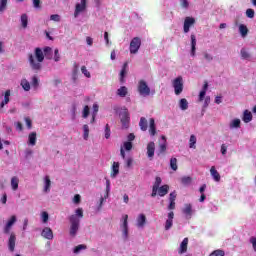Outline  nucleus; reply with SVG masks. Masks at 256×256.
<instances>
[{"instance_id": "1", "label": "nucleus", "mask_w": 256, "mask_h": 256, "mask_svg": "<svg viewBox=\"0 0 256 256\" xmlns=\"http://www.w3.org/2000/svg\"><path fill=\"white\" fill-rule=\"evenodd\" d=\"M53 55V49L51 47L44 48V53L41 48H35L33 54L28 55L29 65L32 71H41L43 65L41 64L42 61H45V57L47 59H51Z\"/></svg>"}, {"instance_id": "2", "label": "nucleus", "mask_w": 256, "mask_h": 256, "mask_svg": "<svg viewBox=\"0 0 256 256\" xmlns=\"http://www.w3.org/2000/svg\"><path fill=\"white\" fill-rule=\"evenodd\" d=\"M15 223H17V216L12 215L3 227L4 235H9L7 245L10 253L15 251V246L17 245V235L15 232H11Z\"/></svg>"}, {"instance_id": "3", "label": "nucleus", "mask_w": 256, "mask_h": 256, "mask_svg": "<svg viewBox=\"0 0 256 256\" xmlns=\"http://www.w3.org/2000/svg\"><path fill=\"white\" fill-rule=\"evenodd\" d=\"M81 219H83V208L76 209L75 214L68 217V221L70 223V237H77V233H79V228L81 227Z\"/></svg>"}, {"instance_id": "4", "label": "nucleus", "mask_w": 256, "mask_h": 256, "mask_svg": "<svg viewBox=\"0 0 256 256\" xmlns=\"http://www.w3.org/2000/svg\"><path fill=\"white\" fill-rule=\"evenodd\" d=\"M128 221H129V215L124 214L122 216V224L120 225L123 241H129V222Z\"/></svg>"}, {"instance_id": "5", "label": "nucleus", "mask_w": 256, "mask_h": 256, "mask_svg": "<svg viewBox=\"0 0 256 256\" xmlns=\"http://www.w3.org/2000/svg\"><path fill=\"white\" fill-rule=\"evenodd\" d=\"M138 92L142 97H149L151 95V88H149L147 82L140 80L138 82Z\"/></svg>"}, {"instance_id": "6", "label": "nucleus", "mask_w": 256, "mask_h": 256, "mask_svg": "<svg viewBox=\"0 0 256 256\" xmlns=\"http://www.w3.org/2000/svg\"><path fill=\"white\" fill-rule=\"evenodd\" d=\"M172 86L174 87L175 95H181V93H183V77L179 76L174 79Z\"/></svg>"}, {"instance_id": "7", "label": "nucleus", "mask_w": 256, "mask_h": 256, "mask_svg": "<svg viewBox=\"0 0 256 256\" xmlns=\"http://www.w3.org/2000/svg\"><path fill=\"white\" fill-rule=\"evenodd\" d=\"M130 53L132 55H136V53L139 52V49H141V38L135 37L130 42Z\"/></svg>"}, {"instance_id": "8", "label": "nucleus", "mask_w": 256, "mask_h": 256, "mask_svg": "<svg viewBox=\"0 0 256 256\" xmlns=\"http://www.w3.org/2000/svg\"><path fill=\"white\" fill-rule=\"evenodd\" d=\"M87 9V0H80V3H77L75 6V11H74V17L77 19L81 13L86 11Z\"/></svg>"}, {"instance_id": "9", "label": "nucleus", "mask_w": 256, "mask_h": 256, "mask_svg": "<svg viewBox=\"0 0 256 256\" xmlns=\"http://www.w3.org/2000/svg\"><path fill=\"white\" fill-rule=\"evenodd\" d=\"M120 119L123 127L127 129L129 127V110L127 108H122L120 111Z\"/></svg>"}, {"instance_id": "10", "label": "nucleus", "mask_w": 256, "mask_h": 256, "mask_svg": "<svg viewBox=\"0 0 256 256\" xmlns=\"http://www.w3.org/2000/svg\"><path fill=\"white\" fill-rule=\"evenodd\" d=\"M145 225H147V216L143 213L138 214L136 218V227H138V229H144Z\"/></svg>"}, {"instance_id": "11", "label": "nucleus", "mask_w": 256, "mask_h": 256, "mask_svg": "<svg viewBox=\"0 0 256 256\" xmlns=\"http://www.w3.org/2000/svg\"><path fill=\"white\" fill-rule=\"evenodd\" d=\"M195 25V18L193 17H186L184 20V33H189L191 27H193Z\"/></svg>"}, {"instance_id": "12", "label": "nucleus", "mask_w": 256, "mask_h": 256, "mask_svg": "<svg viewBox=\"0 0 256 256\" xmlns=\"http://www.w3.org/2000/svg\"><path fill=\"white\" fill-rule=\"evenodd\" d=\"M131 149H133L132 142H123V144L120 147V155L122 159H125V151H131Z\"/></svg>"}, {"instance_id": "13", "label": "nucleus", "mask_w": 256, "mask_h": 256, "mask_svg": "<svg viewBox=\"0 0 256 256\" xmlns=\"http://www.w3.org/2000/svg\"><path fill=\"white\" fill-rule=\"evenodd\" d=\"M41 236L44 239H48V241H52V239H53V230L50 227H44L42 232H41Z\"/></svg>"}, {"instance_id": "14", "label": "nucleus", "mask_w": 256, "mask_h": 256, "mask_svg": "<svg viewBox=\"0 0 256 256\" xmlns=\"http://www.w3.org/2000/svg\"><path fill=\"white\" fill-rule=\"evenodd\" d=\"M147 157L148 159H153V157H155V142H149L147 144Z\"/></svg>"}, {"instance_id": "15", "label": "nucleus", "mask_w": 256, "mask_h": 256, "mask_svg": "<svg viewBox=\"0 0 256 256\" xmlns=\"http://www.w3.org/2000/svg\"><path fill=\"white\" fill-rule=\"evenodd\" d=\"M43 191L44 193L51 192V178L49 176H45L43 179Z\"/></svg>"}, {"instance_id": "16", "label": "nucleus", "mask_w": 256, "mask_h": 256, "mask_svg": "<svg viewBox=\"0 0 256 256\" xmlns=\"http://www.w3.org/2000/svg\"><path fill=\"white\" fill-rule=\"evenodd\" d=\"M175 217V213L173 212H169L168 213V218L165 222V230L169 231V229H171L173 227V219Z\"/></svg>"}, {"instance_id": "17", "label": "nucleus", "mask_w": 256, "mask_h": 256, "mask_svg": "<svg viewBox=\"0 0 256 256\" xmlns=\"http://www.w3.org/2000/svg\"><path fill=\"white\" fill-rule=\"evenodd\" d=\"M182 213H184L188 219H191L193 215V205L185 204L184 208L182 209Z\"/></svg>"}, {"instance_id": "18", "label": "nucleus", "mask_w": 256, "mask_h": 256, "mask_svg": "<svg viewBox=\"0 0 256 256\" xmlns=\"http://www.w3.org/2000/svg\"><path fill=\"white\" fill-rule=\"evenodd\" d=\"M191 56L195 57V51H197V37L195 34H191Z\"/></svg>"}, {"instance_id": "19", "label": "nucleus", "mask_w": 256, "mask_h": 256, "mask_svg": "<svg viewBox=\"0 0 256 256\" xmlns=\"http://www.w3.org/2000/svg\"><path fill=\"white\" fill-rule=\"evenodd\" d=\"M187 245H189V238H184L178 250V253L180 255H183V253H187Z\"/></svg>"}, {"instance_id": "20", "label": "nucleus", "mask_w": 256, "mask_h": 256, "mask_svg": "<svg viewBox=\"0 0 256 256\" xmlns=\"http://www.w3.org/2000/svg\"><path fill=\"white\" fill-rule=\"evenodd\" d=\"M240 57L244 61H251V53H249V50L245 47L241 48Z\"/></svg>"}, {"instance_id": "21", "label": "nucleus", "mask_w": 256, "mask_h": 256, "mask_svg": "<svg viewBox=\"0 0 256 256\" xmlns=\"http://www.w3.org/2000/svg\"><path fill=\"white\" fill-rule=\"evenodd\" d=\"M238 31L242 37V39H245L247 35H249V28L245 24H239Z\"/></svg>"}, {"instance_id": "22", "label": "nucleus", "mask_w": 256, "mask_h": 256, "mask_svg": "<svg viewBox=\"0 0 256 256\" xmlns=\"http://www.w3.org/2000/svg\"><path fill=\"white\" fill-rule=\"evenodd\" d=\"M149 133L152 137L157 135V127L155 126V119L150 118L149 120Z\"/></svg>"}, {"instance_id": "23", "label": "nucleus", "mask_w": 256, "mask_h": 256, "mask_svg": "<svg viewBox=\"0 0 256 256\" xmlns=\"http://www.w3.org/2000/svg\"><path fill=\"white\" fill-rule=\"evenodd\" d=\"M28 145L35 147L37 145V132H31L28 135Z\"/></svg>"}, {"instance_id": "24", "label": "nucleus", "mask_w": 256, "mask_h": 256, "mask_svg": "<svg viewBox=\"0 0 256 256\" xmlns=\"http://www.w3.org/2000/svg\"><path fill=\"white\" fill-rule=\"evenodd\" d=\"M241 128V119L235 118L230 121L229 129H240Z\"/></svg>"}, {"instance_id": "25", "label": "nucleus", "mask_w": 256, "mask_h": 256, "mask_svg": "<svg viewBox=\"0 0 256 256\" xmlns=\"http://www.w3.org/2000/svg\"><path fill=\"white\" fill-rule=\"evenodd\" d=\"M210 175H212V177H213L214 181H216V183H219V181H221V175L219 174L217 169H215V166L211 167Z\"/></svg>"}, {"instance_id": "26", "label": "nucleus", "mask_w": 256, "mask_h": 256, "mask_svg": "<svg viewBox=\"0 0 256 256\" xmlns=\"http://www.w3.org/2000/svg\"><path fill=\"white\" fill-rule=\"evenodd\" d=\"M207 89H209V84L207 82L204 83L202 90L199 93L198 101H203L205 99V95H207Z\"/></svg>"}, {"instance_id": "27", "label": "nucleus", "mask_w": 256, "mask_h": 256, "mask_svg": "<svg viewBox=\"0 0 256 256\" xmlns=\"http://www.w3.org/2000/svg\"><path fill=\"white\" fill-rule=\"evenodd\" d=\"M242 120L244 121V123H251V121H253V114L251 113V111L245 110Z\"/></svg>"}, {"instance_id": "28", "label": "nucleus", "mask_w": 256, "mask_h": 256, "mask_svg": "<svg viewBox=\"0 0 256 256\" xmlns=\"http://www.w3.org/2000/svg\"><path fill=\"white\" fill-rule=\"evenodd\" d=\"M162 143L159 145V153L158 155H161V153H165L167 151V138L165 136H161Z\"/></svg>"}, {"instance_id": "29", "label": "nucleus", "mask_w": 256, "mask_h": 256, "mask_svg": "<svg viewBox=\"0 0 256 256\" xmlns=\"http://www.w3.org/2000/svg\"><path fill=\"white\" fill-rule=\"evenodd\" d=\"M9 97H11V90H6V92L4 94V100L0 103L1 109H3V107H5V105L9 104V101H10Z\"/></svg>"}, {"instance_id": "30", "label": "nucleus", "mask_w": 256, "mask_h": 256, "mask_svg": "<svg viewBox=\"0 0 256 256\" xmlns=\"http://www.w3.org/2000/svg\"><path fill=\"white\" fill-rule=\"evenodd\" d=\"M169 193V185H163L160 188H158V195L160 197H165Z\"/></svg>"}, {"instance_id": "31", "label": "nucleus", "mask_w": 256, "mask_h": 256, "mask_svg": "<svg viewBox=\"0 0 256 256\" xmlns=\"http://www.w3.org/2000/svg\"><path fill=\"white\" fill-rule=\"evenodd\" d=\"M20 21L23 29H27V25H29V16L27 14H22Z\"/></svg>"}, {"instance_id": "32", "label": "nucleus", "mask_w": 256, "mask_h": 256, "mask_svg": "<svg viewBox=\"0 0 256 256\" xmlns=\"http://www.w3.org/2000/svg\"><path fill=\"white\" fill-rule=\"evenodd\" d=\"M119 175V162H114L112 165V174L111 177L115 179Z\"/></svg>"}, {"instance_id": "33", "label": "nucleus", "mask_w": 256, "mask_h": 256, "mask_svg": "<svg viewBox=\"0 0 256 256\" xmlns=\"http://www.w3.org/2000/svg\"><path fill=\"white\" fill-rule=\"evenodd\" d=\"M189 148L197 149V137L195 135H191L189 139Z\"/></svg>"}, {"instance_id": "34", "label": "nucleus", "mask_w": 256, "mask_h": 256, "mask_svg": "<svg viewBox=\"0 0 256 256\" xmlns=\"http://www.w3.org/2000/svg\"><path fill=\"white\" fill-rule=\"evenodd\" d=\"M179 107L182 111H187V109H189V102L187 99L182 98L179 102Z\"/></svg>"}, {"instance_id": "35", "label": "nucleus", "mask_w": 256, "mask_h": 256, "mask_svg": "<svg viewBox=\"0 0 256 256\" xmlns=\"http://www.w3.org/2000/svg\"><path fill=\"white\" fill-rule=\"evenodd\" d=\"M11 187L13 191H17L19 189V178L14 176L11 178Z\"/></svg>"}, {"instance_id": "36", "label": "nucleus", "mask_w": 256, "mask_h": 256, "mask_svg": "<svg viewBox=\"0 0 256 256\" xmlns=\"http://www.w3.org/2000/svg\"><path fill=\"white\" fill-rule=\"evenodd\" d=\"M85 249H87V245L79 244L78 246L74 247L73 253L75 255H79V253H81V251H85Z\"/></svg>"}, {"instance_id": "37", "label": "nucleus", "mask_w": 256, "mask_h": 256, "mask_svg": "<svg viewBox=\"0 0 256 256\" xmlns=\"http://www.w3.org/2000/svg\"><path fill=\"white\" fill-rule=\"evenodd\" d=\"M139 127H140L141 131H147V127H148L147 118H145V117L140 118Z\"/></svg>"}, {"instance_id": "38", "label": "nucleus", "mask_w": 256, "mask_h": 256, "mask_svg": "<svg viewBox=\"0 0 256 256\" xmlns=\"http://www.w3.org/2000/svg\"><path fill=\"white\" fill-rule=\"evenodd\" d=\"M82 130H83V139L84 141H87L89 139V125L84 124L82 126Z\"/></svg>"}, {"instance_id": "39", "label": "nucleus", "mask_w": 256, "mask_h": 256, "mask_svg": "<svg viewBox=\"0 0 256 256\" xmlns=\"http://www.w3.org/2000/svg\"><path fill=\"white\" fill-rule=\"evenodd\" d=\"M20 85L24 89V91L31 90V84L29 83V81H27V79H22Z\"/></svg>"}, {"instance_id": "40", "label": "nucleus", "mask_w": 256, "mask_h": 256, "mask_svg": "<svg viewBox=\"0 0 256 256\" xmlns=\"http://www.w3.org/2000/svg\"><path fill=\"white\" fill-rule=\"evenodd\" d=\"M42 223H48L49 222V213L47 211H43L40 214Z\"/></svg>"}, {"instance_id": "41", "label": "nucleus", "mask_w": 256, "mask_h": 256, "mask_svg": "<svg viewBox=\"0 0 256 256\" xmlns=\"http://www.w3.org/2000/svg\"><path fill=\"white\" fill-rule=\"evenodd\" d=\"M117 95H119V97H126L127 95V87L122 86L117 90Z\"/></svg>"}, {"instance_id": "42", "label": "nucleus", "mask_w": 256, "mask_h": 256, "mask_svg": "<svg viewBox=\"0 0 256 256\" xmlns=\"http://www.w3.org/2000/svg\"><path fill=\"white\" fill-rule=\"evenodd\" d=\"M9 0H0V13L7 11V3Z\"/></svg>"}, {"instance_id": "43", "label": "nucleus", "mask_w": 256, "mask_h": 256, "mask_svg": "<svg viewBox=\"0 0 256 256\" xmlns=\"http://www.w3.org/2000/svg\"><path fill=\"white\" fill-rule=\"evenodd\" d=\"M125 75H127V63H125L123 65V68L120 72V81H121V83H123V79H124Z\"/></svg>"}, {"instance_id": "44", "label": "nucleus", "mask_w": 256, "mask_h": 256, "mask_svg": "<svg viewBox=\"0 0 256 256\" xmlns=\"http://www.w3.org/2000/svg\"><path fill=\"white\" fill-rule=\"evenodd\" d=\"M170 167L173 171H177L178 166H177V158H171L170 159Z\"/></svg>"}, {"instance_id": "45", "label": "nucleus", "mask_w": 256, "mask_h": 256, "mask_svg": "<svg viewBox=\"0 0 256 256\" xmlns=\"http://www.w3.org/2000/svg\"><path fill=\"white\" fill-rule=\"evenodd\" d=\"M81 72H82L83 75H84L85 77H87L88 79L91 78V73L89 72V70H87V67L82 66V67H81Z\"/></svg>"}, {"instance_id": "46", "label": "nucleus", "mask_w": 256, "mask_h": 256, "mask_svg": "<svg viewBox=\"0 0 256 256\" xmlns=\"http://www.w3.org/2000/svg\"><path fill=\"white\" fill-rule=\"evenodd\" d=\"M209 256H225V251L223 250H215Z\"/></svg>"}, {"instance_id": "47", "label": "nucleus", "mask_w": 256, "mask_h": 256, "mask_svg": "<svg viewBox=\"0 0 256 256\" xmlns=\"http://www.w3.org/2000/svg\"><path fill=\"white\" fill-rule=\"evenodd\" d=\"M50 21H55V23H59V21H61V16L59 14H52L50 16Z\"/></svg>"}, {"instance_id": "48", "label": "nucleus", "mask_w": 256, "mask_h": 256, "mask_svg": "<svg viewBox=\"0 0 256 256\" xmlns=\"http://www.w3.org/2000/svg\"><path fill=\"white\" fill-rule=\"evenodd\" d=\"M246 16L249 19H253V17H255V10L254 9H247L246 10Z\"/></svg>"}, {"instance_id": "49", "label": "nucleus", "mask_w": 256, "mask_h": 256, "mask_svg": "<svg viewBox=\"0 0 256 256\" xmlns=\"http://www.w3.org/2000/svg\"><path fill=\"white\" fill-rule=\"evenodd\" d=\"M82 117L83 119H87V117H89V107L87 105L84 106V109L82 111Z\"/></svg>"}, {"instance_id": "50", "label": "nucleus", "mask_w": 256, "mask_h": 256, "mask_svg": "<svg viewBox=\"0 0 256 256\" xmlns=\"http://www.w3.org/2000/svg\"><path fill=\"white\" fill-rule=\"evenodd\" d=\"M111 137V128H109V124H106L105 127V139H109Z\"/></svg>"}, {"instance_id": "51", "label": "nucleus", "mask_w": 256, "mask_h": 256, "mask_svg": "<svg viewBox=\"0 0 256 256\" xmlns=\"http://www.w3.org/2000/svg\"><path fill=\"white\" fill-rule=\"evenodd\" d=\"M54 61L58 63V61H61V56L59 55V49L54 50Z\"/></svg>"}, {"instance_id": "52", "label": "nucleus", "mask_w": 256, "mask_h": 256, "mask_svg": "<svg viewBox=\"0 0 256 256\" xmlns=\"http://www.w3.org/2000/svg\"><path fill=\"white\" fill-rule=\"evenodd\" d=\"M34 9H41V0H32Z\"/></svg>"}, {"instance_id": "53", "label": "nucleus", "mask_w": 256, "mask_h": 256, "mask_svg": "<svg viewBox=\"0 0 256 256\" xmlns=\"http://www.w3.org/2000/svg\"><path fill=\"white\" fill-rule=\"evenodd\" d=\"M73 203H74L75 205H79V203H81V195L76 194V195L74 196V198H73Z\"/></svg>"}, {"instance_id": "54", "label": "nucleus", "mask_w": 256, "mask_h": 256, "mask_svg": "<svg viewBox=\"0 0 256 256\" xmlns=\"http://www.w3.org/2000/svg\"><path fill=\"white\" fill-rule=\"evenodd\" d=\"M24 121H25L28 129H31V127H33V122L31 121V118L26 117V118H24Z\"/></svg>"}, {"instance_id": "55", "label": "nucleus", "mask_w": 256, "mask_h": 256, "mask_svg": "<svg viewBox=\"0 0 256 256\" xmlns=\"http://www.w3.org/2000/svg\"><path fill=\"white\" fill-rule=\"evenodd\" d=\"M181 182L183 183V185H190L191 183V177H183L181 179Z\"/></svg>"}, {"instance_id": "56", "label": "nucleus", "mask_w": 256, "mask_h": 256, "mask_svg": "<svg viewBox=\"0 0 256 256\" xmlns=\"http://www.w3.org/2000/svg\"><path fill=\"white\" fill-rule=\"evenodd\" d=\"M160 185H161V177H156L155 183H154L153 187H154L155 189H159V186H160Z\"/></svg>"}, {"instance_id": "57", "label": "nucleus", "mask_w": 256, "mask_h": 256, "mask_svg": "<svg viewBox=\"0 0 256 256\" xmlns=\"http://www.w3.org/2000/svg\"><path fill=\"white\" fill-rule=\"evenodd\" d=\"M180 5L184 9H188L189 8V1L188 0H180Z\"/></svg>"}, {"instance_id": "58", "label": "nucleus", "mask_w": 256, "mask_h": 256, "mask_svg": "<svg viewBox=\"0 0 256 256\" xmlns=\"http://www.w3.org/2000/svg\"><path fill=\"white\" fill-rule=\"evenodd\" d=\"M204 59L208 62H211V61H213V55H211L207 52H204Z\"/></svg>"}, {"instance_id": "59", "label": "nucleus", "mask_w": 256, "mask_h": 256, "mask_svg": "<svg viewBox=\"0 0 256 256\" xmlns=\"http://www.w3.org/2000/svg\"><path fill=\"white\" fill-rule=\"evenodd\" d=\"M124 161H125L127 167H131V165H133V158H127L125 156Z\"/></svg>"}, {"instance_id": "60", "label": "nucleus", "mask_w": 256, "mask_h": 256, "mask_svg": "<svg viewBox=\"0 0 256 256\" xmlns=\"http://www.w3.org/2000/svg\"><path fill=\"white\" fill-rule=\"evenodd\" d=\"M32 85H33V87H35V88L39 87V79H37L36 76H34V77L32 78Z\"/></svg>"}, {"instance_id": "61", "label": "nucleus", "mask_w": 256, "mask_h": 256, "mask_svg": "<svg viewBox=\"0 0 256 256\" xmlns=\"http://www.w3.org/2000/svg\"><path fill=\"white\" fill-rule=\"evenodd\" d=\"M177 199V192H171L169 195V201H175Z\"/></svg>"}, {"instance_id": "62", "label": "nucleus", "mask_w": 256, "mask_h": 256, "mask_svg": "<svg viewBox=\"0 0 256 256\" xmlns=\"http://www.w3.org/2000/svg\"><path fill=\"white\" fill-rule=\"evenodd\" d=\"M209 103H211V97L206 96L204 99V108L209 107Z\"/></svg>"}, {"instance_id": "63", "label": "nucleus", "mask_w": 256, "mask_h": 256, "mask_svg": "<svg viewBox=\"0 0 256 256\" xmlns=\"http://www.w3.org/2000/svg\"><path fill=\"white\" fill-rule=\"evenodd\" d=\"M97 113H99V105L98 104H93L92 115H97Z\"/></svg>"}, {"instance_id": "64", "label": "nucleus", "mask_w": 256, "mask_h": 256, "mask_svg": "<svg viewBox=\"0 0 256 256\" xmlns=\"http://www.w3.org/2000/svg\"><path fill=\"white\" fill-rule=\"evenodd\" d=\"M15 127L17 131H23V124L21 122H16Z\"/></svg>"}]
</instances>
